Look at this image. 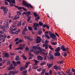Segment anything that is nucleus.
Instances as JSON below:
<instances>
[{
    "mask_svg": "<svg viewBox=\"0 0 75 75\" xmlns=\"http://www.w3.org/2000/svg\"><path fill=\"white\" fill-rule=\"evenodd\" d=\"M22 4L23 6H25V7H27L28 8H29L30 7L31 8H33V6H31L30 4H28L24 0L23 1Z\"/></svg>",
    "mask_w": 75,
    "mask_h": 75,
    "instance_id": "f257e3e1",
    "label": "nucleus"
},
{
    "mask_svg": "<svg viewBox=\"0 0 75 75\" xmlns=\"http://www.w3.org/2000/svg\"><path fill=\"white\" fill-rule=\"evenodd\" d=\"M16 13L17 14L18 16V17H14L13 19V20H17V19H18V18H20L19 15H20V16H21V11H16Z\"/></svg>",
    "mask_w": 75,
    "mask_h": 75,
    "instance_id": "f03ea898",
    "label": "nucleus"
},
{
    "mask_svg": "<svg viewBox=\"0 0 75 75\" xmlns=\"http://www.w3.org/2000/svg\"><path fill=\"white\" fill-rule=\"evenodd\" d=\"M39 26V24L36 23H34L33 27L34 30H37V27Z\"/></svg>",
    "mask_w": 75,
    "mask_h": 75,
    "instance_id": "7ed1b4c3",
    "label": "nucleus"
},
{
    "mask_svg": "<svg viewBox=\"0 0 75 75\" xmlns=\"http://www.w3.org/2000/svg\"><path fill=\"white\" fill-rule=\"evenodd\" d=\"M41 41V38L39 36L37 37V39L36 40V43H40Z\"/></svg>",
    "mask_w": 75,
    "mask_h": 75,
    "instance_id": "20e7f679",
    "label": "nucleus"
},
{
    "mask_svg": "<svg viewBox=\"0 0 75 75\" xmlns=\"http://www.w3.org/2000/svg\"><path fill=\"white\" fill-rule=\"evenodd\" d=\"M53 68L56 70H58V69L60 70V69H61V67H58L57 65H54L53 66Z\"/></svg>",
    "mask_w": 75,
    "mask_h": 75,
    "instance_id": "39448f33",
    "label": "nucleus"
},
{
    "mask_svg": "<svg viewBox=\"0 0 75 75\" xmlns=\"http://www.w3.org/2000/svg\"><path fill=\"white\" fill-rule=\"evenodd\" d=\"M3 11H4V14H7V12H8V8H7V7H5L3 9Z\"/></svg>",
    "mask_w": 75,
    "mask_h": 75,
    "instance_id": "423d86ee",
    "label": "nucleus"
},
{
    "mask_svg": "<svg viewBox=\"0 0 75 75\" xmlns=\"http://www.w3.org/2000/svg\"><path fill=\"white\" fill-rule=\"evenodd\" d=\"M0 28H1V29H2L3 30V31L5 32V33H6L7 31L6 30V27L5 26H3L2 25H0Z\"/></svg>",
    "mask_w": 75,
    "mask_h": 75,
    "instance_id": "0eeeda50",
    "label": "nucleus"
},
{
    "mask_svg": "<svg viewBox=\"0 0 75 75\" xmlns=\"http://www.w3.org/2000/svg\"><path fill=\"white\" fill-rule=\"evenodd\" d=\"M50 37H52V39H54V40H55V39L57 38V36L56 35L53 33V34L51 35Z\"/></svg>",
    "mask_w": 75,
    "mask_h": 75,
    "instance_id": "6e6552de",
    "label": "nucleus"
},
{
    "mask_svg": "<svg viewBox=\"0 0 75 75\" xmlns=\"http://www.w3.org/2000/svg\"><path fill=\"white\" fill-rule=\"evenodd\" d=\"M37 58H38V61H41V60H42V59H43V57H41V56H38Z\"/></svg>",
    "mask_w": 75,
    "mask_h": 75,
    "instance_id": "1a4fd4ad",
    "label": "nucleus"
},
{
    "mask_svg": "<svg viewBox=\"0 0 75 75\" xmlns=\"http://www.w3.org/2000/svg\"><path fill=\"white\" fill-rule=\"evenodd\" d=\"M61 50H62L63 51H66V48H65V46L62 45L60 47Z\"/></svg>",
    "mask_w": 75,
    "mask_h": 75,
    "instance_id": "9d476101",
    "label": "nucleus"
},
{
    "mask_svg": "<svg viewBox=\"0 0 75 75\" xmlns=\"http://www.w3.org/2000/svg\"><path fill=\"white\" fill-rule=\"evenodd\" d=\"M54 55L56 57L57 56H60V53L59 52H57L54 54Z\"/></svg>",
    "mask_w": 75,
    "mask_h": 75,
    "instance_id": "9b49d317",
    "label": "nucleus"
},
{
    "mask_svg": "<svg viewBox=\"0 0 75 75\" xmlns=\"http://www.w3.org/2000/svg\"><path fill=\"white\" fill-rule=\"evenodd\" d=\"M22 74L23 75H28L27 74V71H23L22 72Z\"/></svg>",
    "mask_w": 75,
    "mask_h": 75,
    "instance_id": "f8f14e48",
    "label": "nucleus"
},
{
    "mask_svg": "<svg viewBox=\"0 0 75 75\" xmlns=\"http://www.w3.org/2000/svg\"><path fill=\"white\" fill-rule=\"evenodd\" d=\"M15 60L16 61H18L20 60V57L18 56H16L15 57Z\"/></svg>",
    "mask_w": 75,
    "mask_h": 75,
    "instance_id": "ddd939ff",
    "label": "nucleus"
},
{
    "mask_svg": "<svg viewBox=\"0 0 75 75\" xmlns=\"http://www.w3.org/2000/svg\"><path fill=\"white\" fill-rule=\"evenodd\" d=\"M60 50V47H58L57 48H56L55 51L56 52H59Z\"/></svg>",
    "mask_w": 75,
    "mask_h": 75,
    "instance_id": "4468645a",
    "label": "nucleus"
},
{
    "mask_svg": "<svg viewBox=\"0 0 75 75\" xmlns=\"http://www.w3.org/2000/svg\"><path fill=\"white\" fill-rule=\"evenodd\" d=\"M50 59H52V60H54V57H53L52 55L51 54H50Z\"/></svg>",
    "mask_w": 75,
    "mask_h": 75,
    "instance_id": "2eb2a0df",
    "label": "nucleus"
},
{
    "mask_svg": "<svg viewBox=\"0 0 75 75\" xmlns=\"http://www.w3.org/2000/svg\"><path fill=\"white\" fill-rule=\"evenodd\" d=\"M53 65V64L52 63L51 64H47V66L48 67V68H51V67H52V65Z\"/></svg>",
    "mask_w": 75,
    "mask_h": 75,
    "instance_id": "dca6fc26",
    "label": "nucleus"
},
{
    "mask_svg": "<svg viewBox=\"0 0 75 75\" xmlns=\"http://www.w3.org/2000/svg\"><path fill=\"white\" fill-rule=\"evenodd\" d=\"M51 45H55L57 44V42H52L51 41Z\"/></svg>",
    "mask_w": 75,
    "mask_h": 75,
    "instance_id": "f3484780",
    "label": "nucleus"
},
{
    "mask_svg": "<svg viewBox=\"0 0 75 75\" xmlns=\"http://www.w3.org/2000/svg\"><path fill=\"white\" fill-rule=\"evenodd\" d=\"M9 57V54H8V53H6L5 54V57L6 58H8V57Z\"/></svg>",
    "mask_w": 75,
    "mask_h": 75,
    "instance_id": "a211bd4d",
    "label": "nucleus"
},
{
    "mask_svg": "<svg viewBox=\"0 0 75 75\" xmlns=\"http://www.w3.org/2000/svg\"><path fill=\"white\" fill-rule=\"evenodd\" d=\"M27 39L28 40H30V41H33V39H31V37L29 36H27Z\"/></svg>",
    "mask_w": 75,
    "mask_h": 75,
    "instance_id": "6ab92c4d",
    "label": "nucleus"
},
{
    "mask_svg": "<svg viewBox=\"0 0 75 75\" xmlns=\"http://www.w3.org/2000/svg\"><path fill=\"white\" fill-rule=\"evenodd\" d=\"M46 71V69H43L42 70L41 74H42H42H44V73Z\"/></svg>",
    "mask_w": 75,
    "mask_h": 75,
    "instance_id": "aec40b11",
    "label": "nucleus"
},
{
    "mask_svg": "<svg viewBox=\"0 0 75 75\" xmlns=\"http://www.w3.org/2000/svg\"><path fill=\"white\" fill-rule=\"evenodd\" d=\"M21 57H22L23 58V59H24V60H26L27 59V58L25 57V56L24 55V54H22V55L21 56Z\"/></svg>",
    "mask_w": 75,
    "mask_h": 75,
    "instance_id": "412c9836",
    "label": "nucleus"
},
{
    "mask_svg": "<svg viewBox=\"0 0 75 75\" xmlns=\"http://www.w3.org/2000/svg\"><path fill=\"white\" fill-rule=\"evenodd\" d=\"M23 49V47H20L18 48H16L15 50H21Z\"/></svg>",
    "mask_w": 75,
    "mask_h": 75,
    "instance_id": "4be33fe9",
    "label": "nucleus"
},
{
    "mask_svg": "<svg viewBox=\"0 0 75 75\" xmlns=\"http://www.w3.org/2000/svg\"><path fill=\"white\" fill-rule=\"evenodd\" d=\"M14 68H15V67H13V66H11L9 67V70H12L13 69H14Z\"/></svg>",
    "mask_w": 75,
    "mask_h": 75,
    "instance_id": "5701e85b",
    "label": "nucleus"
},
{
    "mask_svg": "<svg viewBox=\"0 0 75 75\" xmlns=\"http://www.w3.org/2000/svg\"><path fill=\"white\" fill-rule=\"evenodd\" d=\"M34 62H35V64H36V65H37V64H38V62H39V61H38L36 59L34 60Z\"/></svg>",
    "mask_w": 75,
    "mask_h": 75,
    "instance_id": "b1692460",
    "label": "nucleus"
},
{
    "mask_svg": "<svg viewBox=\"0 0 75 75\" xmlns=\"http://www.w3.org/2000/svg\"><path fill=\"white\" fill-rule=\"evenodd\" d=\"M42 53L43 55V56H44V57H47V55H48V54L47 53H45L44 52H43Z\"/></svg>",
    "mask_w": 75,
    "mask_h": 75,
    "instance_id": "393cba45",
    "label": "nucleus"
},
{
    "mask_svg": "<svg viewBox=\"0 0 75 75\" xmlns=\"http://www.w3.org/2000/svg\"><path fill=\"white\" fill-rule=\"evenodd\" d=\"M10 3H12V4H15L16 3L15 0H10Z\"/></svg>",
    "mask_w": 75,
    "mask_h": 75,
    "instance_id": "a878e982",
    "label": "nucleus"
},
{
    "mask_svg": "<svg viewBox=\"0 0 75 75\" xmlns=\"http://www.w3.org/2000/svg\"><path fill=\"white\" fill-rule=\"evenodd\" d=\"M25 69V67H21L20 68L21 71H23V70H24V69Z\"/></svg>",
    "mask_w": 75,
    "mask_h": 75,
    "instance_id": "bb28decb",
    "label": "nucleus"
},
{
    "mask_svg": "<svg viewBox=\"0 0 75 75\" xmlns=\"http://www.w3.org/2000/svg\"><path fill=\"white\" fill-rule=\"evenodd\" d=\"M5 26L7 29H8V23H6V24H5Z\"/></svg>",
    "mask_w": 75,
    "mask_h": 75,
    "instance_id": "cd10ccee",
    "label": "nucleus"
},
{
    "mask_svg": "<svg viewBox=\"0 0 75 75\" xmlns=\"http://www.w3.org/2000/svg\"><path fill=\"white\" fill-rule=\"evenodd\" d=\"M12 63L13 64V66L14 67H16L17 66V64H16V63L14 62V61H13L12 62Z\"/></svg>",
    "mask_w": 75,
    "mask_h": 75,
    "instance_id": "c85d7f7f",
    "label": "nucleus"
},
{
    "mask_svg": "<svg viewBox=\"0 0 75 75\" xmlns=\"http://www.w3.org/2000/svg\"><path fill=\"white\" fill-rule=\"evenodd\" d=\"M20 31V29H18V30H17V31H16V33L15 32V34L16 35L18 34V33H19Z\"/></svg>",
    "mask_w": 75,
    "mask_h": 75,
    "instance_id": "c756f323",
    "label": "nucleus"
},
{
    "mask_svg": "<svg viewBox=\"0 0 75 75\" xmlns=\"http://www.w3.org/2000/svg\"><path fill=\"white\" fill-rule=\"evenodd\" d=\"M48 47L51 50H53V48L52 47V46L51 45H49Z\"/></svg>",
    "mask_w": 75,
    "mask_h": 75,
    "instance_id": "7c9ffc66",
    "label": "nucleus"
},
{
    "mask_svg": "<svg viewBox=\"0 0 75 75\" xmlns=\"http://www.w3.org/2000/svg\"><path fill=\"white\" fill-rule=\"evenodd\" d=\"M40 17H39V15H38L37 17L35 18V20H38V19H40Z\"/></svg>",
    "mask_w": 75,
    "mask_h": 75,
    "instance_id": "2f4dec72",
    "label": "nucleus"
},
{
    "mask_svg": "<svg viewBox=\"0 0 75 75\" xmlns=\"http://www.w3.org/2000/svg\"><path fill=\"white\" fill-rule=\"evenodd\" d=\"M28 50H29V48H28V47H26L25 48V52L28 51Z\"/></svg>",
    "mask_w": 75,
    "mask_h": 75,
    "instance_id": "473e14b6",
    "label": "nucleus"
},
{
    "mask_svg": "<svg viewBox=\"0 0 75 75\" xmlns=\"http://www.w3.org/2000/svg\"><path fill=\"white\" fill-rule=\"evenodd\" d=\"M28 30H30V31H32L33 30V28L31 27H28Z\"/></svg>",
    "mask_w": 75,
    "mask_h": 75,
    "instance_id": "72a5a7b5",
    "label": "nucleus"
},
{
    "mask_svg": "<svg viewBox=\"0 0 75 75\" xmlns=\"http://www.w3.org/2000/svg\"><path fill=\"white\" fill-rule=\"evenodd\" d=\"M28 64H29V62H26V64L25 65V68H27V67H28Z\"/></svg>",
    "mask_w": 75,
    "mask_h": 75,
    "instance_id": "f704fd0d",
    "label": "nucleus"
},
{
    "mask_svg": "<svg viewBox=\"0 0 75 75\" xmlns=\"http://www.w3.org/2000/svg\"><path fill=\"white\" fill-rule=\"evenodd\" d=\"M30 14H31V12L30 11H28V12H27V17H28V16Z\"/></svg>",
    "mask_w": 75,
    "mask_h": 75,
    "instance_id": "c9c22d12",
    "label": "nucleus"
},
{
    "mask_svg": "<svg viewBox=\"0 0 75 75\" xmlns=\"http://www.w3.org/2000/svg\"><path fill=\"white\" fill-rule=\"evenodd\" d=\"M39 24L40 25V26H42V25H43L42 22H39Z\"/></svg>",
    "mask_w": 75,
    "mask_h": 75,
    "instance_id": "e433bc0d",
    "label": "nucleus"
},
{
    "mask_svg": "<svg viewBox=\"0 0 75 75\" xmlns=\"http://www.w3.org/2000/svg\"><path fill=\"white\" fill-rule=\"evenodd\" d=\"M27 26H25V28L23 29V31L25 32V31H27Z\"/></svg>",
    "mask_w": 75,
    "mask_h": 75,
    "instance_id": "4c0bfd02",
    "label": "nucleus"
},
{
    "mask_svg": "<svg viewBox=\"0 0 75 75\" xmlns=\"http://www.w3.org/2000/svg\"><path fill=\"white\" fill-rule=\"evenodd\" d=\"M45 35L47 39H50V36H48L47 34H45Z\"/></svg>",
    "mask_w": 75,
    "mask_h": 75,
    "instance_id": "58836bf2",
    "label": "nucleus"
},
{
    "mask_svg": "<svg viewBox=\"0 0 75 75\" xmlns=\"http://www.w3.org/2000/svg\"><path fill=\"white\" fill-rule=\"evenodd\" d=\"M10 55L13 56V55H15V54L12 52H11L10 54Z\"/></svg>",
    "mask_w": 75,
    "mask_h": 75,
    "instance_id": "ea45409f",
    "label": "nucleus"
},
{
    "mask_svg": "<svg viewBox=\"0 0 75 75\" xmlns=\"http://www.w3.org/2000/svg\"><path fill=\"white\" fill-rule=\"evenodd\" d=\"M35 50L37 49V47L36 46H33L32 47Z\"/></svg>",
    "mask_w": 75,
    "mask_h": 75,
    "instance_id": "a19ab883",
    "label": "nucleus"
},
{
    "mask_svg": "<svg viewBox=\"0 0 75 75\" xmlns=\"http://www.w3.org/2000/svg\"><path fill=\"white\" fill-rule=\"evenodd\" d=\"M38 33L39 34H42V31L41 30H40L38 31Z\"/></svg>",
    "mask_w": 75,
    "mask_h": 75,
    "instance_id": "79ce46f5",
    "label": "nucleus"
},
{
    "mask_svg": "<svg viewBox=\"0 0 75 75\" xmlns=\"http://www.w3.org/2000/svg\"><path fill=\"white\" fill-rule=\"evenodd\" d=\"M2 34H4V32L3 30H0V35H1Z\"/></svg>",
    "mask_w": 75,
    "mask_h": 75,
    "instance_id": "37998d69",
    "label": "nucleus"
},
{
    "mask_svg": "<svg viewBox=\"0 0 75 75\" xmlns=\"http://www.w3.org/2000/svg\"><path fill=\"white\" fill-rule=\"evenodd\" d=\"M21 24V20L20 21V22L18 23V26H20V25Z\"/></svg>",
    "mask_w": 75,
    "mask_h": 75,
    "instance_id": "c03bdc74",
    "label": "nucleus"
},
{
    "mask_svg": "<svg viewBox=\"0 0 75 75\" xmlns=\"http://www.w3.org/2000/svg\"><path fill=\"white\" fill-rule=\"evenodd\" d=\"M16 64H17V65H20V64H21V62L20 61L16 62Z\"/></svg>",
    "mask_w": 75,
    "mask_h": 75,
    "instance_id": "a18cd8bd",
    "label": "nucleus"
},
{
    "mask_svg": "<svg viewBox=\"0 0 75 75\" xmlns=\"http://www.w3.org/2000/svg\"><path fill=\"white\" fill-rule=\"evenodd\" d=\"M33 14H34V17H37V13H35V12H34L33 13Z\"/></svg>",
    "mask_w": 75,
    "mask_h": 75,
    "instance_id": "49530a36",
    "label": "nucleus"
},
{
    "mask_svg": "<svg viewBox=\"0 0 75 75\" xmlns=\"http://www.w3.org/2000/svg\"><path fill=\"white\" fill-rule=\"evenodd\" d=\"M42 70V68H40L39 69H37V71H38L39 72H40Z\"/></svg>",
    "mask_w": 75,
    "mask_h": 75,
    "instance_id": "de8ad7c7",
    "label": "nucleus"
},
{
    "mask_svg": "<svg viewBox=\"0 0 75 75\" xmlns=\"http://www.w3.org/2000/svg\"><path fill=\"white\" fill-rule=\"evenodd\" d=\"M11 63V62L9 61H8V62H7V65H10V64Z\"/></svg>",
    "mask_w": 75,
    "mask_h": 75,
    "instance_id": "09e8293b",
    "label": "nucleus"
},
{
    "mask_svg": "<svg viewBox=\"0 0 75 75\" xmlns=\"http://www.w3.org/2000/svg\"><path fill=\"white\" fill-rule=\"evenodd\" d=\"M12 46V45H11V44H10L9 46V48L10 50H11V49L12 48L11 47Z\"/></svg>",
    "mask_w": 75,
    "mask_h": 75,
    "instance_id": "8fccbe9b",
    "label": "nucleus"
},
{
    "mask_svg": "<svg viewBox=\"0 0 75 75\" xmlns=\"http://www.w3.org/2000/svg\"><path fill=\"white\" fill-rule=\"evenodd\" d=\"M22 15H23V14H25V15H27V12H24L22 13Z\"/></svg>",
    "mask_w": 75,
    "mask_h": 75,
    "instance_id": "3c124183",
    "label": "nucleus"
},
{
    "mask_svg": "<svg viewBox=\"0 0 75 75\" xmlns=\"http://www.w3.org/2000/svg\"><path fill=\"white\" fill-rule=\"evenodd\" d=\"M10 33L11 34H15V32H13V31H10Z\"/></svg>",
    "mask_w": 75,
    "mask_h": 75,
    "instance_id": "603ef678",
    "label": "nucleus"
},
{
    "mask_svg": "<svg viewBox=\"0 0 75 75\" xmlns=\"http://www.w3.org/2000/svg\"><path fill=\"white\" fill-rule=\"evenodd\" d=\"M7 37V35H6L5 34L4 35L3 38H6Z\"/></svg>",
    "mask_w": 75,
    "mask_h": 75,
    "instance_id": "864d4df0",
    "label": "nucleus"
},
{
    "mask_svg": "<svg viewBox=\"0 0 75 75\" xmlns=\"http://www.w3.org/2000/svg\"><path fill=\"white\" fill-rule=\"evenodd\" d=\"M45 62H43L41 63V65H45Z\"/></svg>",
    "mask_w": 75,
    "mask_h": 75,
    "instance_id": "5fc2aeb1",
    "label": "nucleus"
},
{
    "mask_svg": "<svg viewBox=\"0 0 75 75\" xmlns=\"http://www.w3.org/2000/svg\"><path fill=\"white\" fill-rule=\"evenodd\" d=\"M68 50H69V49H68V48H66V51H64V52L67 51V53H69V52L68 51Z\"/></svg>",
    "mask_w": 75,
    "mask_h": 75,
    "instance_id": "6e6d98bb",
    "label": "nucleus"
},
{
    "mask_svg": "<svg viewBox=\"0 0 75 75\" xmlns=\"http://www.w3.org/2000/svg\"><path fill=\"white\" fill-rule=\"evenodd\" d=\"M66 72L68 74H69L70 73V69H68L67 71Z\"/></svg>",
    "mask_w": 75,
    "mask_h": 75,
    "instance_id": "4d7b16f0",
    "label": "nucleus"
},
{
    "mask_svg": "<svg viewBox=\"0 0 75 75\" xmlns=\"http://www.w3.org/2000/svg\"><path fill=\"white\" fill-rule=\"evenodd\" d=\"M64 57H66V56H67V52H64Z\"/></svg>",
    "mask_w": 75,
    "mask_h": 75,
    "instance_id": "13d9d810",
    "label": "nucleus"
},
{
    "mask_svg": "<svg viewBox=\"0 0 75 75\" xmlns=\"http://www.w3.org/2000/svg\"><path fill=\"white\" fill-rule=\"evenodd\" d=\"M20 43L21 42H23V40H21V39H19V41H18Z\"/></svg>",
    "mask_w": 75,
    "mask_h": 75,
    "instance_id": "bf43d9fd",
    "label": "nucleus"
},
{
    "mask_svg": "<svg viewBox=\"0 0 75 75\" xmlns=\"http://www.w3.org/2000/svg\"><path fill=\"white\" fill-rule=\"evenodd\" d=\"M22 8H23L22 9H23L24 11H27V9L24 8L23 7Z\"/></svg>",
    "mask_w": 75,
    "mask_h": 75,
    "instance_id": "052dcab7",
    "label": "nucleus"
},
{
    "mask_svg": "<svg viewBox=\"0 0 75 75\" xmlns=\"http://www.w3.org/2000/svg\"><path fill=\"white\" fill-rule=\"evenodd\" d=\"M37 48L38 50H41V49L40 47H37Z\"/></svg>",
    "mask_w": 75,
    "mask_h": 75,
    "instance_id": "680f3d73",
    "label": "nucleus"
},
{
    "mask_svg": "<svg viewBox=\"0 0 75 75\" xmlns=\"http://www.w3.org/2000/svg\"><path fill=\"white\" fill-rule=\"evenodd\" d=\"M5 4L6 5H8V3L6 1H5L4 2Z\"/></svg>",
    "mask_w": 75,
    "mask_h": 75,
    "instance_id": "e2e57ef3",
    "label": "nucleus"
},
{
    "mask_svg": "<svg viewBox=\"0 0 75 75\" xmlns=\"http://www.w3.org/2000/svg\"><path fill=\"white\" fill-rule=\"evenodd\" d=\"M22 33L23 35H25V32L24 31H22Z\"/></svg>",
    "mask_w": 75,
    "mask_h": 75,
    "instance_id": "0e129e2a",
    "label": "nucleus"
},
{
    "mask_svg": "<svg viewBox=\"0 0 75 75\" xmlns=\"http://www.w3.org/2000/svg\"><path fill=\"white\" fill-rule=\"evenodd\" d=\"M50 74L51 75H52V70H50L49 71Z\"/></svg>",
    "mask_w": 75,
    "mask_h": 75,
    "instance_id": "69168bd1",
    "label": "nucleus"
},
{
    "mask_svg": "<svg viewBox=\"0 0 75 75\" xmlns=\"http://www.w3.org/2000/svg\"><path fill=\"white\" fill-rule=\"evenodd\" d=\"M71 71L73 72H75V69H71Z\"/></svg>",
    "mask_w": 75,
    "mask_h": 75,
    "instance_id": "338daca9",
    "label": "nucleus"
},
{
    "mask_svg": "<svg viewBox=\"0 0 75 75\" xmlns=\"http://www.w3.org/2000/svg\"><path fill=\"white\" fill-rule=\"evenodd\" d=\"M58 64H63V61H62L60 62H58Z\"/></svg>",
    "mask_w": 75,
    "mask_h": 75,
    "instance_id": "774afa93",
    "label": "nucleus"
}]
</instances>
